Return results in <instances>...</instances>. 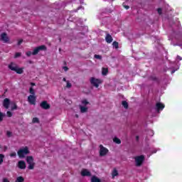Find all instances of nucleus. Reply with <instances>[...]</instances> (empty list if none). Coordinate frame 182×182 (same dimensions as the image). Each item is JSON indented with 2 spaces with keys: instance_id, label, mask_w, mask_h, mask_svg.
<instances>
[{
  "instance_id": "46",
  "label": "nucleus",
  "mask_w": 182,
  "mask_h": 182,
  "mask_svg": "<svg viewBox=\"0 0 182 182\" xmlns=\"http://www.w3.org/2000/svg\"><path fill=\"white\" fill-rule=\"evenodd\" d=\"M174 72H176V70H173V71L171 72V73L173 74V73H174Z\"/></svg>"
},
{
  "instance_id": "9",
  "label": "nucleus",
  "mask_w": 182,
  "mask_h": 182,
  "mask_svg": "<svg viewBox=\"0 0 182 182\" xmlns=\"http://www.w3.org/2000/svg\"><path fill=\"white\" fill-rule=\"evenodd\" d=\"M28 102L30 105H36V97L35 95H29L28 97Z\"/></svg>"
},
{
  "instance_id": "4",
  "label": "nucleus",
  "mask_w": 182,
  "mask_h": 182,
  "mask_svg": "<svg viewBox=\"0 0 182 182\" xmlns=\"http://www.w3.org/2000/svg\"><path fill=\"white\" fill-rule=\"evenodd\" d=\"M26 161L28 164V170H33V168H35V162L33 161V157L27 156Z\"/></svg>"
},
{
  "instance_id": "22",
  "label": "nucleus",
  "mask_w": 182,
  "mask_h": 182,
  "mask_svg": "<svg viewBox=\"0 0 182 182\" xmlns=\"http://www.w3.org/2000/svg\"><path fill=\"white\" fill-rule=\"evenodd\" d=\"M113 48H115V49H119V43L117 41H114L112 43Z\"/></svg>"
},
{
  "instance_id": "47",
  "label": "nucleus",
  "mask_w": 182,
  "mask_h": 182,
  "mask_svg": "<svg viewBox=\"0 0 182 182\" xmlns=\"http://www.w3.org/2000/svg\"><path fill=\"white\" fill-rule=\"evenodd\" d=\"M75 116H76V117H79V116L77 114H76Z\"/></svg>"
},
{
  "instance_id": "39",
  "label": "nucleus",
  "mask_w": 182,
  "mask_h": 182,
  "mask_svg": "<svg viewBox=\"0 0 182 182\" xmlns=\"http://www.w3.org/2000/svg\"><path fill=\"white\" fill-rule=\"evenodd\" d=\"M63 69L65 70V72H68L69 68H68V67H63Z\"/></svg>"
},
{
  "instance_id": "16",
  "label": "nucleus",
  "mask_w": 182,
  "mask_h": 182,
  "mask_svg": "<svg viewBox=\"0 0 182 182\" xmlns=\"http://www.w3.org/2000/svg\"><path fill=\"white\" fill-rule=\"evenodd\" d=\"M91 182H102V181L97 176H94L91 178Z\"/></svg>"
},
{
  "instance_id": "29",
  "label": "nucleus",
  "mask_w": 182,
  "mask_h": 182,
  "mask_svg": "<svg viewBox=\"0 0 182 182\" xmlns=\"http://www.w3.org/2000/svg\"><path fill=\"white\" fill-rule=\"evenodd\" d=\"M4 120V113L0 112V122Z\"/></svg>"
},
{
  "instance_id": "25",
  "label": "nucleus",
  "mask_w": 182,
  "mask_h": 182,
  "mask_svg": "<svg viewBox=\"0 0 182 182\" xmlns=\"http://www.w3.org/2000/svg\"><path fill=\"white\" fill-rule=\"evenodd\" d=\"M29 92H30L31 96H35V90H33V87H30Z\"/></svg>"
},
{
  "instance_id": "8",
  "label": "nucleus",
  "mask_w": 182,
  "mask_h": 182,
  "mask_svg": "<svg viewBox=\"0 0 182 182\" xmlns=\"http://www.w3.org/2000/svg\"><path fill=\"white\" fill-rule=\"evenodd\" d=\"M41 50H46V46H40L38 47H36L32 55H38V53H39V52H41Z\"/></svg>"
},
{
  "instance_id": "11",
  "label": "nucleus",
  "mask_w": 182,
  "mask_h": 182,
  "mask_svg": "<svg viewBox=\"0 0 182 182\" xmlns=\"http://www.w3.org/2000/svg\"><path fill=\"white\" fill-rule=\"evenodd\" d=\"M9 105H11V100L9 98H5L3 101V106L5 109H9Z\"/></svg>"
},
{
  "instance_id": "30",
  "label": "nucleus",
  "mask_w": 182,
  "mask_h": 182,
  "mask_svg": "<svg viewBox=\"0 0 182 182\" xmlns=\"http://www.w3.org/2000/svg\"><path fill=\"white\" fill-rule=\"evenodd\" d=\"M18 109V107L16 106V104H14L13 107H11V110H16Z\"/></svg>"
},
{
  "instance_id": "23",
  "label": "nucleus",
  "mask_w": 182,
  "mask_h": 182,
  "mask_svg": "<svg viewBox=\"0 0 182 182\" xmlns=\"http://www.w3.org/2000/svg\"><path fill=\"white\" fill-rule=\"evenodd\" d=\"M4 159H5V155L0 154V166L4 163Z\"/></svg>"
},
{
  "instance_id": "13",
  "label": "nucleus",
  "mask_w": 182,
  "mask_h": 182,
  "mask_svg": "<svg viewBox=\"0 0 182 182\" xmlns=\"http://www.w3.org/2000/svg\"><path fill=\"white\" fill-rule=\"evenodd\" d=\"M18 167L21 170H24V168H26V164L23 161H19L18 163Z\"/></svg>"
},
{
  "instance_id": "12",
  "label": "nucleus",
  "mask_w": 182,
  "mask_h": 182,
  "mask_svg": "<svg viewBox=\"0 0 182 182\" xmlns=\"http://www.w3.org/2000/svg\"><path fill=\"white\" fill-rule=\"evenodd\" d=\"M41 107H42V109H44L45 110H48V109H50V105H49V104H48V102L46 101H43L41 105H40Z\"/></svg>"
},
{
  "instance_id": "38",
  "label": "nucleus",
  "mask_w": 182,
  "mask_h": 182,
  "mask_svg": "<svg viewBox=\"0 0 182 182\" xmlns=\"http://www.w3.org/2000/svg\"><path fill=\"white\" fill-rule=\"evenodd\" d=\"M123 6L125 8V9H129V8H130L129 6L124 5V4H123Z\"/></svg>"
},
{
  "instance_id": "6",
  "label": "nucleus",
  "mask_w": 182,
  "mask_h": 182,
  "mask_svg": "<svg viewBox=\"0 0 182 182\" xmlns=\"http://www.w3.org/2000/svg\"><path fill=\"white\" fill-rule=\"evenodd\" d=\"M107 153H109V149L103 146V145H100V156L101 157H104V156H106Z\"/></svg>"
},
{
  "instance_id": "36",
  "label": "nucleus",
  "mask_w": 182,
  "mask_h": 182,
  "mask_svg": "<svg viewBox=\"0 0 182 182\" xmlns=\"http://www.w3.org/2000/svg\"><path fill=\"white\" fill-rule=\"evenodd\" d=\"M26 55L27 56H31V55H32V52L28 51V52L26 53Z\"/></svg>"
},
{
  "instance_id": "28",
  "label": "nucleus",
  "mask_w": 182,
  "mask_h": 182,
  "mask_svg": "<svg viewBox=\"0 0 182 182\" xmlns=\"http://www.w3.org/2000/svg\"><path fill=\"white\" fill-rule=\"evenodd\" d=\"M66 83H67L66 87H68V89H70V87H72V84L69 81H67Z\"/></svg>"
},
{
  "instance_id": "24",
  "label": "nucleus",
  "mask_w": 182,
  "mask_h": 182,
  "mask_svg": "<svg viewBox=\"0 0 182 182\" xmlns=\"http://www.w3.org/2000/svg\"><path fill=\"white\" fill-rule=\"evenodd\" d=\"M122 106L124 107V109L129 108V104L126 101H122Z\"/></svg>"
},
{
  "instance_id": "1",
  "label": "nucleus",
  "mask_w": 182,
  "mask_h": 182,
  "mask_svg": "<svg viewBox=\"0 0 182 182\" xmlns=\"http://www.w3.org/2000/svg\"><path fill=\"white\" fill-rule=\"evenodd\" d=\"M9 69L16 72V73H18V75H22V73H23V68H18V65L14 63H11L9 65Z\"/></svg>"
},
{
  "instance_id": "27",
  "label": "nucleus",
  "mask_w": 182,
  "mask_h": 182,
  "mask_svg": "<svg viewBox=\"0 0 182 182\" xmlns=\"http://www.w3.org/2000/svg\"><path fill=\"white\" fill-rule=\"evenodd\" d=\"M21 55H22V53H16V54L14 55V58L16 59V58H19Z\"/></svg>"
},
{
  "instance_id": "15",
  "label": "nucleus",
  "mask_w": 182,
  "mask_h": 182,
  "mask_svg": "<svg viewBox=\"0 0 182 182\" xmlns=\"http://www.w3.org/2000/svg\"><path fill=\"white\" fill-rule=\"evenodd\" d=\"M156 109L157 112H160V110H163L164 109V105L161 104V102L156 103Z\"/></svg>"
},
{
  "instance_id": "31",
  "label": "nucleus",
  "mask_w": 182,
  "mask_h": 182,
  "mask_svg": "<svg viewBox=\"0 0 182 182\" xmlns=\"http://www.w3.org/2000/svg\"><path fill=\"white\" fill-rule=\"evenodd\" d=\"M95 59H102V55H95Z\"/></svg>"
},
{
  "instance_id": "18",
  "label": "nucleus",
  "mask_w": 182,
  "mask_h": 182,
  "mask_svg": "<svg viewBox=\"0 0 182 182\" xmlns=\"http://www.w3.org/2000/svg\"><path fill=\"white\" fill-rule=\"evenodd\" d=\"M80 109L81 113H86V112H87V107L80 106Z\"/></svg>"
},
{
  "instance_id": "17",
  "label": "nucleus",
  "mask_w": 182,
  "mask_h": 182,
  "mask_svg": "<svg viewBox=\"0 0 182 182\" xmlns=\"http://www.w3.org/2000/svg\"><path fill=\"white\" fill-rule=\"evenodd\" d=\"M112 178H114V177H116V176H119V172H117V168H114V170L112 171Z\"/></svg>"
},
{
  "instance_id": "32",
  "label": "nucleus",
  "mask_w": 182,
  "mask_h": 182,
  "mask_svg": "<svg viewBox=\"0 0 182 182\" xmlns=\"http://www.w3.org/2000/svg\"><path fill=\"white\" fill-rule=\"evenodd\" d=\"M82 105H89V102H87V100H82Z\"/></svg>"
},
{
  "instance_id": "34",
  "label": "nucleus",
  "mask_w": 182,
  "mask_h": 182,
  "mask_svg": "<svg viewBox=\"0 0 182 182\" xmlns=\"http://www.w3.org/2000/svg\"><path fill=\"white\" fill-rule=\"evenodd\" d=\"M10 156L11 157H16V152H13L10 154Z\"/></svg>"
},
{
  "instance_id": "21",
  "label": "nucleus",
  "mask_w": 182,
  "mask_h": 182,
  "mask_svg": "<svg viewBox=\"0 0 182 182\" xmlns=\"http://www.w3.org/2000/svg\"><path fill=\"white\" fill-rule=\"evenodd\" d=\"M25 181V179L22 176H18L17 177L16 180L15 182H23Z\"/></svg>"
},
{
  "instance_id": "7",
  "label": "nucleus",
  "mask_w": 182,
  "mask_h": 182,
  "mask_svg": "<svg viewBox=\"0 0 182 182\" xmlns=\"http://www.w3.org/2000/svg\"><path fill=\"white\" fill-rule=\"evenodd\" d=\"M0 41L4 42V43H9V37L6 33H2L0 36Z\"/></svg>"
},
{
  "instance_id": "40",
  "label": "nucleus",
  "mask_w": 182,
  "mask_h": 182,
  "mask_svg": "<svg viewBox=\"0 0 182 182\" xmlns=\"http://www.w3.org/2000/svg\"><path fill=\"white\" fill-rule=\"evenodd\" d=\"M158 14H159V15H161V9H158Z\"/></svg>"
},
{
  "instance_id": "19",
  "label": "nucleus",
  "mask_w": 182,
  "mask_h": 182,
  "mask_svg": "<svg viewBox=\"0 0 182 182\" xmlns=\"http://www.w3.org/2000/svg\"><path fill=\"white\" fill-rule=\"evenodd\" d=\"M108 73L109 70L107 68H102V75H103V76H106V75H107Z\"/></svg>"
},
{
  "instance_id": "14",
  "label": "nucleus",
  "mask_w": 182,
  "mask_h": 182,
  "mask_svg": "<svg viewBox=\"0 0 182 182\" xmlns=\"http://www.w3.org/2000/svg\"><path fill=\"white\" fill-rule=\"evenodd\" d=\"M105 41L107 43H112L113 42V38L110 34L107 33L105 37Z\"/></svg>"
},
{
  "instance_id": "20",
  "label": "nucleus",
  "mask_w": 182,
  "mask_h": 182,
  "mask_svg": "<svg viewBox=\"0 0 182 182\" xmlns=\"http://www.w3.org/2000/svg\"><path fill=\"white\" fill-rule=\"evenodd\" d=\"M113 141L114 143H116L117 144H120L122 143V141L120 140V139L115 137L113 139Z\"/></svg>"
},
{
  "instance_id": "33",
  "label": "nucleus",
  "mask_w": 182,
  "mask_h": 182,
  "mask_svg": "<svg viewBox=\"0 0 182 182\" xmlns=\"http://www.w3.org/2000/svg\"><path fill=\"white\" fill-rule=\"evenodd\" d=\"M6 114L8 117H12V112H11L10 111H8Z\"/></svg>"
},
{
  "instance_id": "41",
  "label": "nucleus",
  "mask_w": 182,
  "mask_h": 182,
  "mask_svg": "<svg viewBox=\"0 0 182 182\" xmlns=\"http://www.w3.org/2000/svg\"><path fill=\"white\" fill-rule=\"evenodd\" d=\"M22 42H23V40H19L18 42V45H21V43H22Z\"/></svg>"
},
{
  "instance_id": "48",
  "label": "nucleus",
  "mask_w": 182,
  "mask_h": 182,
  "mask_svg": "<svg viewBox=\"0 0 182 182\" xmlns=\"http://www.w3.org/2000/svg\"><path fill=\"white\" fill-rule=\"evenodd\" d=\"M151 133L152 134V136H153V134H154L153 132H151Z\"/></svg>"
},
{
  "instance_id": "42",
  "label": "nucleus",
  "mask_w": 182,
  "mask_h": 182,
  "mask_svg": "<svg viewBox=\"0 0 182 182\" xmlns=\"http://www.w3.org/2000/svg\"><path fill=\"white\" fill-rule=\"evenodd\" d=\"M177 59H178V60H182V58H181V57H180V55H178V56H177Z\"/></svg>"
},
{
  "instance_id": "43",
  "label": "nucleus",
  "mask_w": 182,
  "mask_h": 182,
  "mask_svg": "<svg viewBox=\"0 0 182 182\" xmlns=\"http://www.w3.org/2000/svg\"><path fill=\"white\" fill-rule=\"evenodd\" d=\"M63 82H68L67 80H66V78L65 77H64L63 79Z\"/></svg>"
},
{
  "instance_id": "5",
  "label": "nucleus",
  "mask_w": 182,
  "mask_h": 182,
  "mask_svg": "<svg viewBox=\"0 0 182 182\" xmlns=\"http://www.w3.org/2000/svg\"><path fill=\"white\" fill-rule=\"evenodd\" d=\"M134 160L136 167H140L143 164V161H144V156L143 155L135 156Z\"/></svg>"
},
{
  "instance_id": "2",
  "label": "nucleus",
  "mask_w": 182,
  "mask_h": 182,
  "mask_svg": "<svg viewBox=\"0 0 182 182\" xmlns=\"http://www.w3.org/2000/svg\"><path fill=\"white\" fill-rule=\"evenodd\" d=\"M17 154L20 159H24L25 156L29 154V148L28 146L23 147L20 149Z\"/></svg>"
},
{
  "instance_id": "37",
  "label": "nucleus",
  "mask_w": 182,
  "mask_h": 182,
  "mask_svg": "<svg viewBox=\"0 0 182 182\" xmlns=\"http://www.w3.org/2000/svg\"><path fill=\"white\" fill-rule=\"evenodd\" d=\"M3 182H10V181H9V180H8V178H3Z\"/></svg>"
},
{
  "instance_id": "45",
  "label": "nucleus",
  "mask_w": 182,
  "mask_h": 182,
  "mask_svg": "<svg viewBox=\"0 0 182 182\" xmlns=\"http://www.w3.org/2000/svg\"><path fill=\"white\" fill-rule=\"evenodd\" d=\"M136 139L137 141H139V136H136Z\"/></svg>"
},
{
  "instance_id": "10",
  "label": "nucleus",
  "mask_w": 182,
  "mask_h": 182,
  "mask_svg": "<svg viewBox=\"0 0 182 182\" xmlns=\"http://www.w3.org/2000/svg\"><path fill=\"white\" fill-rule=\"evenodd\" d=\"M81 176H82V177H90L92 173L87 169H82L81 171Z\"/></svg>"
},
{
  "instance_id": "3",
  "label": "nucleus",
  "mask_w": 182,
  "mask_h": 182,
  "mask_svg": "<svg viewBox=\"0 0 182 182\" xmlns=\"http://www.w3.org/2000/svg\"><path fill=\"white\" fill-rule=\"evenodd\" d=\"M90 82L92 86H95V87H99V85H101L102 80L95 78V77H92L90 79Z\"/></svg>"
},
{
  "instance_id": "44",
  "label": "nucleus",
  "mask_w": 182,
  "mask_h": 182,
  "mask_svg": "<svg viewBox=\"0 0 182 182\" xmlns=\"http://www.w3.org/2000/svg\"><path fill=\"white\" fill-rule=\"evenodd\" d=\"M31 86H35V82H31Z\"/></svg>"
},
{
  "instance_id": "26",
  "label": "nucleus",
  "mask_w": 182,
  "mask_h": 182,
  "mask_svg": "<svg viewBox=\"0 0 182 182\" xmlns=\"http://www.w3.org/2000/svg\"><path fill=\"white\" fill-rule=\"evenodd\" d=\"M32 122L33 123H39V119H38V117H34Z\"/></svg>"
},
{
  "instance_id": "35",
  "label": "nucleus",
  "mask_w": 182,
  "mask_h": 182,
  "mask_svg": "<svg viewBox=\"0 0 182 182\" xmlns=\"http://www.w3.org/2000/svg\"><path fill=\"white\" fill-rule=\"evenodd\" d=\"M6 134H7L8 137H11V136H12V132L8 131Z\"/></svg>"
}]
</instances>
